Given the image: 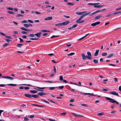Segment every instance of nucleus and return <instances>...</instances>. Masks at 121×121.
I'll return each mask as SVG.
<instances>
[{"instance_id":"nucleus-1","label":"nucleus","mask_w":121,"mask_h":121,"mask_svg":"<svg viewBox=\"0 0 121 121\" xmlns=\"http://www.w3.org/2000/svg\"><path fill=\"white\" fill-rule=\"evenodd\" d=\"M87 55L85 56L83 53L82 54V56L83 60L85 59L86 58L89 59L91 60L92 58L91 54V53L89 52H87Z\"/></svg>"},{"instance_id":"nucleus-2","label":"nucleus","mask_w":121,"mask_h":121,"mask_svg":"<svg viewBox=\"0 0 121 121\" xmlns=\"http://www.w3.org/2000/svg\"><path fill=\"white\" fill-rule=\"evenodd\" d=\"M91 13V12H89L88 13H86L85 14H84L80 17L78 18V19L76 21V22H78L80 21L81 20L83 17H85L86 15H89Z\"/></svg>"},{"instance_id":"nucleus-3","label":"nucleus","mask_w":121,"mask_h":121,"mask_svg":"<svg viewBox=\"0 0 121 121\" xmlns=\"http://www.w3.org/2000/svg\"><path fill=\"white\" fill-rule=\"evenodd\" d=\"M106 99L107 100H109V102L113 103H116L117 104H118V103L115 100L113 99L110 98L109 97H105Z\"/></svg>"},{"instance_id":"nucleus-4","label":"nucleus","mask_w":121,"mask_h":121,"mask_svg":"<svg viewBox=\"0 0 121 121\" xmlns=\"http://www.w3.org/2000/svg\"><path fill=\"white\" fill-rule=\"evenodd\" d=\"M2 77L7 79H9L11 80H13L14 78L8 76H2Z\"/></svg>"},{"instance_id":"nucleus-5","label":"nucleus","mask_w":121,"mask_h":121,"mask_svg":"<svg viewBox=\"0 0 121 121\" xmlns=\"http://www.w3.org/2000/svg\"><path fill=\"white\" fill-rule=\"evenodd\" d=\"M110 93L111 94L114 95H116L117 96H118V93L115 91H114L110 92L109 93Z\"/></svg>"},{"instance_id":"nucleus-6","label":"nucleus","mask_w":121,"mask_h":121,"mask_svg":"<svg viewBox=\"0 0 121 121\" xmlns=\"http://www.w3.org/2000/svg\"><path fill=\"white\" fill-rule=\"evenodd\" d=\"M100 23V22H96L95 23H93L91 25L92 26H96L97 25H98Z\"/></svg>"},{"instance_id":"nucleus-7","label":"nucleus","mask_w":121,"mask_h":121,"mask_svg":"<svg viewBox=\"0 0 121 121\" xmlns=\"http://www.w3.org/2000/svg\"><path fill=\"white\" fill-rule=\"evenodd\" d=\"M72 113L74 116L75 117H82L83 116L79 114H77L76 113L72 112Z\"/></svg>"},{"instance_id":"nucleus-8","label":"nucleus","mask_w":121,"mask_h":121,"mask_svg":"<svg viewBox=\"0 0 121 121\" xmlns=\"http://www.w3.org/2000/svg\"><path fill=\"white\" fill-rule=\"evenodd\" d=\"M69 22H70L68 21H66L65 22H63L61 23L62 26L66 25L67 24H69Z\"/></svg>"},{"instance_id":"nucleus-9","label":"nucleus","mask_w":121,"mask_h":121,"mask_svg":"<svg viewBox=\"0 0 121 121\" xmlns=\"http://www.w3.org/2000/svg\"><path fill=\"white\" fill-rule=\"evenodd\" d=\"M86 11H83L82 12H76V14L78 15H81L83 13L86 12Z\"/></svg>"},{"instance_id":"nucleus-10","label":"nucleus","mask_w":121,"mask_h":121,"mask_svg":"<svg viewBox=\"0 0 121 121\" xmlns=\"http://www.w3.org/2000/svg\"><path fill=\"white\" fill-rule=\"evenodd\" d=\"M101 12V10H98L97 11H95V12H94L93 13H91L90 14L89 16H92V15H93L94 14H95V13H97L98 12Z\"/></svg>"},{"instance_id":"nucleus-11","label":"nucleus","mask_w":121,"mask_h":121,"mask_svg":"<svg viewBox=\"0 0 121 121\" xmlns=\"http://www.w3.org/2000/svg\"><path fill=\"white\" fill-rule=\"evenodd\" d=\"M41 34V32H39L38 33L35 34V35L38 38H39L40 37V35Z\"/></svg>"},{"instance_id":"nucleus-12","label":"nucleus","mask_w":121,"mask_h":121,"mask_svg":"<svg viewBox=\"0 0 121 121\" xmlns=\"http://www.w3.org/2000/svg\"><path fill=\"white\" fill-rule=\"evenodd\" d=\"M37 94L40 96H42L45 95H46V94L43 92H40L38 93Z\"/></svg>"},{"instance_id":"nucleus-13","label":"nucleus","mask_w":121,"mask_h":121,"mask_svg":"<svg viewBox=\"0 0 121 121\" xmlns=\"http://www.w3.org/2000/svg\"><path fill=\"white\" fill-rule=\"evenodd\" d=\"M52 16L47 17L44 19L45 20H50L52 19Z\"/></svg>"},{"instance_id":"nucleus-14","label":"nucleus","mask_w":121,"mask_h":121,"mask_svg":"<svg viewBox=\"0 0 121 121\" xmlns=\"http://www.w3.org/2000/svg\"><path fill=\"white\" fill-rule=\"evenodd\" d=\"M99 52V49H97L96 51L94 53V56H97Z\"/></svg>"},{"instance_id":"nucleus-15","label":"nucleus","mask_w":121,"mask_h":121,"mask_svg":"<svg viewBox=\"0 0 121 121\" xmlns=\"http://www.w3.org/2000/svg\"><path fill=\"white\" fill-rule=\"evenodd\" d=\"M24 95L27 97L31 98L32 95L29 94H24Z\"/></svg>"},{"instance_id":"nucleus-16","label":"nucleus","mask_w":121,"mask_h":121,"mask_svg":"<svg viewBox=\"0 0 121 121\" xmlns=\"http://www.w3.org/2000/svg\"><path fill=\"white\" fill-rule=\"evenodd\" d=\"M84 94L85 95H90L91 96H95L96 95H94L93 94H91V93H84Z\"/></svg>"},{"instance_id":"nucleus-17","label":"nucleus","mask_w":121,"mask_h":121,"mask_svg":"<svg viewBox=\"0 0 121 121\" xmlns=\"http://www.w3.org/2000/svg\"><path fill=\"white\" fill-rule=\"evenodd\" d=\"M31 96V98L33 97L35 98H38L39 97L38 95H32Z\"/></svg>"},{"instance_id":"nucleus-18","label":"nucleus","mask_w":121,"mask_h":121,"mask_svg":"<svg viewBox=\"0 0 121 121\" xmlns=\"http://www.w3.org/2000/svg\"><path fill=\"white\" fill-rule=\"evenodd\" d=\"M104 6L103 5H98V6L95 5L94 6V7L95 8H101V7H103Z\"/></svg>"},{"instance_id":"nucleus-19","label":"nucleus","mask_w":121,"mask_h":121,"mask_svg":"<svg viewBox=\"0 0 121 121\" xmlns=\"http://www.w3.org/2000/svg\"><path fill=\"white\" fill-rule=\"evenodd\" d=\"M8 86H15L17 85L16 84H8L7 85Z\"/></svg>"},{"instance_id":"nucleus-20","label":"nucleus","mask_w":121,"mask_h":121,"mask_svg":"<svg viewBox=\"0 0 121 121\" xmlns=\"http://www.w3.org/2000/svg\"><path fill=\"white\" fill-rule=\"evenodd\" d=\"M102 16L101 15H98L96 17L94 18L95 19H98L101 17Z\"/></svg>"},{"instance_id":"nucleus-21","label":"nucleus","mask_w":121,"mask_h":121,"mask_svg":"<svg viewBox=\"0 0 121 121\" xmlns=\"http://www.w3.org/2000/svg\"><path fill=\"white\" fill-rule=\"evenodd\" d=\"M30 92L32 93H35L37 92V91L35 90H31L30 91Z\"/></svg>"},{"instance_id":"nucleus-22","label":"nucleus","mask_w":121,"mask_h":121,"mask_svg":"<svg viewBox=\"0 0 121 121\" xmlns=\"http://www.w3.org/2000/svg\"><path fill=\"white\" fill-rule=\"evenodd\" d=\"M67 4L68 5H70L72 6H73L74 5V4L73 3H70V2H68V3H67Z\"/></svg>"},{"instance_id":"nucleus-23","label":"nucleus","mask_w":121,"mask_h":121,"mask_svg":"<svg viewBox=\"0 0 121 121\" xmlns=\"http://www.w3.org/2000/svg\"><path fill=\"white\" fill-rule=\"evenodd\" d=\"M23 45V44H22L17 43V46L19 48H20L21 47V46Z\"/></svg>"},{"instance_id":"nucleus-24","label":"nucleus","mask_w":121,"mask_h":121,"mask_svg":"<svg viewBox=\"0 0 121 121\" xmlns=\"http://www.w3.org/2000/svg\"><path fill=\"white\" fill-rule=\"evenodd\" d=\"M74 53H71L70 54H68L67 55V56H68V57H69V56H72L73 55H74Z\"/></svg>"},{"instance_id":"nucleus-25","label":"nucleus","mask_w":121,"mask_h":121,"mask_svg":"<svg viewBox=\"0 0 121 121\" xmlns=\"http://www.w3.org/2000/svg\"><path fill=\"white\" fill-rule=\"evenodd\" d=\"M104 113L103 112H101L99 113L98 114V115L99 116H101L104 115Z\"/></svg>"},{"instance_id":"nucleus-26","label":"nucleus","mask_w":121,"mask_h":121,"mask_svg":"<svg viewBox=\"0 0 121 121\" xmlns=\"http://www.w3.org/2000/svg\"><path fill=\"white\" fill-rule=\"evenodd\" d=\"M93 61L94 62V63L95 64H97L98 63V61L96 59H94L93 60Z\"/></svg>"},{"instance_id":"nucleus-27","label":"nucleus","mask_w":121,"mask_h":121,"mask_svg":"<svg viewBox=\"0 0 121 121\" xmlns=\"http://www.w3.org/2000/svg\"><path fill=\"white\" fill-rule=\"evenodd\" d=\"M7 12L11 14H14V12L12 11H7Z\"/></svg>"},{"instance_id":"nucleus-28","label":"nucleus","mask_w":121,"mask_h":121,"mask_svg":"<svg viewBox=\"0 0 121 121\" xmlns=\"http://www.w3.org/2000/svg\"><path fill=\"white\" fill-rule=\"evenodd\" d=\"M41 31L42 32H49V31H48L47 30H41Z\"/></svg>"},{"instance_id":"nucleus-29","label":"nucleus","mask_w":121,"mask_h":121,"mask_svg":"<svg viewBox=\"0 0 121 121\" xmlns=\"http://www.w3.org/2000/svg\"><path fill=\"white\" fill-rule=\"evenodd\" d=\"M113 55V54H111L110 55H109L107 57V58H110L112 57Z\"/></svg>"},{"instance_id":"nucleus-30","label":"nucleus","mask_w":121,"mask_h":121,"mask_svg":"<svg viewBox=\"0 0 121 121\" xmlns=\"http://www.w3.org/2000/svg\"><path fill=\"white\" fill-rule=\"evenodd\" d=\"M107 55V53L106 52L102 53V55L103 56H106Z\"/></svg>"},{"instance_id":"nucleus-31","label":"nucleus","mask_w":121,"mask_h":121,"mask_svg":"<svg viewBox=\"0 0 121 121\" xmlns=\"http://www.w3.org/2000/svg\"><path fill=\"white\" fill-rule=\"evenodd\" d=\"M28 36L30 37H32L35 36V35L33 34H30L28 35Z\"/></svg>"},{"instance_id":"nucleus-32","label":"nucleus","mask_w":121,"mask_h":121,"mask_svg":"<svg viewBox=\"0 0 121 121\" xmlns=\"http://www.w3.org/2000/svg\"><path fill=\"white\" fill-rule=\"evenodd\" d=\"M89 34H86L85 35V36H83L82 38H80V39H79V40H81V39H83L84 38H85L86 36H87Z\"/></svg>"},{"instance_id":"nucleus-33","label":"nucleus","mask_w":121,"mask_h":121,"mask_svg":"<svg viewBox=\"0 0 121 121\" xmlns=\"http://www.w3.org/2000/svg\"><path fill=\"white\" fill-rule=\"evenodd\" d=\"M89 34H86L85 35V36H83L82 38H80V39H79V40H81V39H83L84 38H85L86 36H87Z\"/></svg>"},{"instance_id":"nucleus-34","label":"nucleus","mask_w":121,"mask_h":121,"mask_svg":"<svg viewBox=\"0 0 121 121\" xmlns=\"http://www.w3.org/2000/svg\"><path fill=\"white\" fill-rule=\"evenodd\" d=\"M6 8L8 10H13V8L11 7H7Z\"/></svg>"},{"instance_id":"nucleus-35","label":"nucleus","mask_w":121,"mask_h":121,"mask_svg":"<svg viewBox=\"0 0 121 121\" xmlns=\"http://www.w3.org/2000/svg\"><path fill=\"white\" fill-rule=\"evenodd\" d=\"M44 82H46L53 83V82L52 81H45Z\"/></svg>"},{"instance_id":"nucleus-36","label":"nucleus","mask_w":121,"mask_h":121,"mask_svg":"<svg viewBox=\"0 0 121 121\" xmlns=\"http://www.w3.org/2000/svg\"><path fill=\"white\" fill-rule=\"evenodd\" d=\"M21 85H23L27 86H32L31 85L29 84H22Z\"/></svg>"},{"instance_id":"nucleus-37","label":"nucleus","mask_w":121,"mask_h":121,"mask_svg":"<svg viewBox=\"0 0 121 121\" xmlns=\"http://www.w3.org/2000/svg\"><path fill=\"white\" fill-rule=\"evenodd\" d=\"M24 26H25V27L26 28H27L29 27V25L26 24H24Z\"/></svg>"},{"instance_id":"nucleus-38","label":"nucleus","mask_w":121,"mask_h":121,"mask_svg":"<svg viewBox=\"0 0 121 121\" xmlns=\"http://www.w3.org/2000/svg\"><path fill=\"white\" fill-rule=\"evenodd\" d=\"M84 22V20H82L81 21H80L78 22H76L77 23H83Z\"/></svg>"},{"instance_id":"nucleus-39","label":"nucleus","mask_w":121,"mask_h":121,"mask_svg":"<svg viewBox=\"0 0 121 121\" xmlns=\"http://www.w3.org/2000/svg\"><path fill=\"white\" fill-rule=\"evenodd\" d=\"M19 39L20 40V43H21L23 42V40L21 38H19Z\"/></svg>"},{"instance_id":"nucleus-40","label":"nucleus","mask_w":121,"mask_h":121,"mask_svg":"<svg viewBox=\"0 0 121 121\" xmlns=\"http://www.w3.org/2000/svg\"><path fill=\"white\" fill-rule=\"evenodd\" d=\"M55 25L56 26H62L61 24V23H59L55 24Z\"/></svg>"},{"instance_id":"nucleus-41","label":"nucleus","mask_w":121,"mask_h":121,"mask_svg":"<svg viewBox=\"0 0 121 121\" xmlns=\"http://www.w3.org/2000/svg\"><path fill=\"white\" fill-rule=\"evenodd\" d=\"M23 16L22 15V14H17L16 15V17H20V16Z\"/></svg>"},{"instance_id":"nucleus-42","label":"nucleus","mask_w":121,"mask_h":121,"mask_svg":"<svg viewBox=\"0 0 121 121\" xmlns=\"http://www.w3.org/2000/svg\"><path fill=\"white\" fill-rule=\"evenodd\" d=\"M53 68H54V73H56V68L55 66H54Z\"/></svg>"},{"instance_id":"nucleus-43","label":"nucleus","mask_w":121,"mask_h":121,"mask_svg":"<svg viewBox=\"0 0 121 121\" xmlns=\"http://www.w3.org/2000/svg\"><path fill=\"white\" fill-rule=\"evenodd\" d=\"M48 100L49 101H50L51 102L53 103L56 104H57V103L56 102H55L54 101H52V100H50V99H49V100Z\"/></svg>"},{"instance_id":"nucleus-44","label":"nucleus","mask_w":121,"mask_h":121,"mask_svg":"<svg viewBox=\"0 0 121 121\" xmlns=\"http://www.w3.org/2000/svg\"><path fill=\"white\" fill-rule=\"evenodd\" d=\"M59 79L61 81H62L63 80V77L62 76H60V77Z\"/></svg>"},{"instance_id":"nucleus-45","label":"nucleus","mask_w":121,"mask_h":121,"mask_svg":"<svg viewBox=\"0 0 121 121\" xmlns=\"http://www.w3.org/2000/svg\"><path fill=\"white\" fill-rule=\"evenodd\" d=\"M36 87L38 88L39 89H44L45 88V87Z\"/></svg>"},{"instance_id":"nucleus-46","label":"nucleus","mask_w":121,"mask_h":121,"mask_svg":"<svg viewBox=\"0 0 121 121\" xmlns=\"http://www.w3.org/2000/svg\"><path fill=\"white\" fill-rule=\"evenodd\" d=\"M77 25H78L77 24H75L72 27V28H73V29L75 28L76 27Z\"/></svg>"},{"instance_id":"nucleus-47","label":"nucleus","mask_w":121,"mask_h":121,"mask_svg":"<svg viewBox=\"0 0 121 121\" xmlns=\"http://www.w3.org/2000/svg\"><path fill=\"white\" fill-rule=\"evenodd\" d=\"M29 119L26 117H25L24 118V120L25 121H28L29 120Z\"/></svg>"},{"instance_id":"nucleus-48","label":"nucleus","mask_w":121,"mask_h":121,"mask_svg":"<svg viewBox=\"0 0 121 121\" xmlns=\"http://www.w3.org/2000/svg\"><path fill=\"white\" fill-rule=\"evenodd\" d=\"M41 100L42 101H43V102H45V103H47L48 104H49V102H48V101H46V100H43V99H42Z\"/></svg>"},{"instance_id":"nucleus-49","label":"nucleus","mask_w":121,"mask_h":121,"mask_svg":"<svg viewBox=\"0 0 121 121\" xmlns=\"http://www.w3.org/2000/svg\"><path fill=\"white\" fill-rule=\"evenodd\" d=\"M55 88V87H49V89L50 90H53Z\"/></svg>"},{"instance_id":"nucleus-50","label":"nucleus","mask_w":121,"mask_h":121,"mask_svg":"<svg viewBox=\"0 0 121 121\" xmlns=\"http://www.w3.org/2000/svg\"><path fill=\"white\" fill-rule=\"evenodd\" d=\"M22 34H26L27 33V32L25 31H22L21 32Z\"/></svg>"},{"instance_id":"nucleus-51","label":"nucleus","mask_w":121,"mask_h":121,"mask_svg":"<svg viewBox=\"0 0 121 121\" xmlns=\"http://www.w3.org/2000/svg\"><path fill=\"white\" fill-rule=\"evenodd\" d=\"M0 34L2 35L3 36H5V34L2 32H0Z\"/></svg>"},{"instance_id":"nucleus-52","label":"nucleus","mask_w":121,"mask_h":121,"mask_svg":"<svg viewBox=\"0 0 121 121\" xmlns=\"http://www.w3.org/2000/svg\"><path fill=\"white\" fill-rule=\"evenodd\" d=\"M5 36L7 38L10 39H12V37L10 36H7V35H5Z\"/></svg>"},{"instance_id":"nucleus-53","label":"nucleus","mask_w":121,"mask_h":121,"mask_svg":"<svg viewBox=\"0 0 121 121\" xmlns=\"http://www.w3.org/2000/svg\"><path fill=\"white\" fill-rule=\"evenodd\" d=\"M87 4L88 5H93L95 6V3H89Z\"/></svg>"},{"instance_id":"nucleus-54","label":"nucleus","mask_w":121,"mask_h":121,"mask_svg":"<svg viewBox=\"0 0 121 121\" xmlns=\"http://www.w3.org/2000/svg\"><path fill=\"white\" fill-rule=\"evenodd\" d=\"M34 89H35L37 90H38V91H43V90H40V89H37V88H34Z\"/></svg>"},{"instance_id":"nucleus-55","label":"nucleus","mask_w":121,"mask_h":121,"mask_svg":"<svg viewBox=\"0 0 121 121\" xmlns=\"http://www.w3.org/2000/svg\"><path fill=\"white\" fill-rule=\"evenodd\" d=\"M9 44V43H5L3 45V47H5L8 45Z\"/></svg>"},{"instance_id":"nucleus-56","label":"nucleus","mask_w":121,"mask_h":121,"mask_svg":"<svg viewBox=\"0 0 121 121\" xmlns=\"http://www.w3.org/2000/svg\"><path fill=\"white\" fill-rule=\"evenodd\" d=\"M30 88L29 87H24V89L25 90H28Z\"/></svg>"},{"instance_id":"nucleus-57","label":"nucleus","mask_w":121,"mask_h":121,"mask_svg":"<svg viewBox=\"0 0 121 121\" xmlns=\"http://www.w3.org/2000/svg\"><path fill=\"white\" fill-rule=\"evenodd\" d=\"M59 35H53L51 37V38H54L55 37H59Z\"/></svg>"},{"instance_id":"nucleus-58","label":"nucleus","mask_w":121,"mask_h":121,"mask_svg":"<svg viewBox=\"0 0 121 121\" xmlns=\"http://www.w3.org/2000/svg\"><path fill=\"white\" fill-rule=\"evenodd\" d=\"M81 105L84 107H87V105L84 104H82Z\"/></svg>"},{"instance_id":"nucleus-59","label":"nucleus","mask_w":121,"mask_h":121,"mask_svg":"<svg viewBox=\"0 0 121 121\" xmlns=\"http://www.w3.org/2000/svg\"><path fill=\"white\" fill-rule=\"evenodd\" d=\"M28 21L29 22L31 23H33V22L30 20H28Z\"/></svg>"},{"instance_id":"nucleus-60","label":"nucleus","mask_w":121,"mask_h":121,"mask_svg":"<svg viewBox=\"0 0 121 121\" xmlns=\"http://www.w3.org/2000/svg\"><path fill=\"white\" fill-rule=\"evenodd\" d=\"M7 85H5V84H0V86L1 87H3L4 86Z\"/></svg>"},{"instance_id":"nucleus-61","label":"nucleus","mask_w":121,"mask_h":121,"mask_svg":"<svg viewBox=\"0 0 121 121\" xmlns=\"http://www.w3.org/2000/svg\"><path fill=\"white\" fill-rule=\"evenodd\" d=\"M64 86H59L58 87L60 89H62L63 87Z\"/></svg>"},{"instance_id":"nucleus-62","label":"nucleus","mask_w":121,"mask_h":121,"mask_svg":"<svg viewBox=\"0 0 121 121\" xmlns=\"http://www.w3.org/2000/svg\"><path fill=\"white\" fill-rule=\"evenodd\" d=\"M61 114L63 116H65L66 114V113L65 112L62 113H61Z\"/></svg>"},{"instance_id":"nucleus-63","label":"nucleus","mask_w":121,"mask_h":121,"mask_svg":"<svg viewBox=\"0 0 121 121\" xmlns=\"http://www.w3.org/2000/svg\"><path fill=\"white\" fill-rule=\"evenodd\" d=\"M35 13L37 14H41L40 12L37 11H35Z\"/></svg>"},{"instance_id":"nucleus-64","label":"nucleus","mask_w":121,"mask_h":121,"mask_svg":"<svg viewBox=\"0 0 121 121\" xmlns=\"http://www.w3.org/2000/svg\"><path fill=\"white\" fill-rule=\"evenodd\" d=\"M22 37L23 38H24L25 39H26V38L27 37L26 36V35H23L22 36Z\"/></svg>"}]
</instances>
